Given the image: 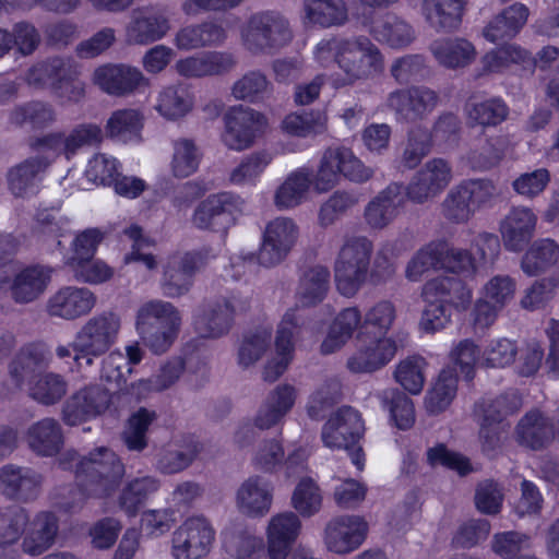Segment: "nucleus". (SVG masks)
<instances>
[{
  "instance_id": "obj_1",
  "label": "nucleus",
  "mask_w": 559,
  "mask_h": 559,
  "mask_svg": "<svg viewBox=\"0 0 559 559\" xmlns=\"http://www.w3.org/2000/svg\"><path fill=\"white\" fill-rule=\"evenodd\" d=\"M313 55L324 68L336 64L349 84L372 79L384 68L383 53L365 35L324 38L317 44Z\"/></svg>"
},
{
  "instance_id": "obj_2",
  "label": "nucleus",
  "mask_w": 559,
  "mask_h": 559,
  "mask_svg": "<svg viewBox=\"0 0 559 559\" xmlns=\"http://www.w3.org/2000/svg\"><path fill=\"white\" fill-rule=\"evenodd\" d=\"M293 38L289 20L277 10L257 11L240 27L241 46L252 56H273Z\"/></svg>"
},
{
  "instance_id": "obj_3",
  "label": "nucleus",
  "mask_w": 559,
  "mask_h": 559,
  "mask_svg": "<svg viewBox=\"0 0 559 559\" xmlns=\"http://www.w3.org/2000/svg\"><path fill=\"white\" fill-rule=\"evenodd\" d=\"M123 475L124 465L114 451L105 447L91 451L76 463L75 478L87 497L109 496Z\"/></svg>"
},
{
  "instance_id": "obj_4",
  "label": "nucleus",
  "mask_w": 559,
  "mask_h": 559,
  "mask_svg": "<svg viewBox=\"0 0 559 559\" xmlns=\"http://www.w3.org/2000/svg\"><path fill=\"white\" fill-rule=\"evenodd\" d=\"M373 242L366 236H349L338 251L334 263L337 290L353 297L365 283L370 265Z\"/></svg>"
},
{
  "instance_id": "obj_5",
  "label": "nucleus",
  "mask_w": 559,
  "mask_h": 559,
  "mask_svg": "<svg viewBox=\"0 0 559 559\" xmlns=\"http://www.w3.org/2000/svg\"><path fill=\"white\" fill-rule=\"evenodd\" d=\"M373 175V168L366 166L352 150L344 146L329 147L314 175V188L318 192H326L338 183L341 176L355 183H364Z\"/></svg>"
},
{
  "instance_id": "obj_6",
  "label": "nucleus",
  "mask_w": 559,
  "mask_h": 559,
  "mask_svg": "<svg viewBox=\"0 0 559 559\" xmlns=\"http://www.w3.org/2000/svg\"><path fill=\"white\" fill-rule=\"evenodd\" d=\"M373 175V168L366 166L352 150L344 146L329 147L314 175V188L318 192H326L338 183L341 176L355 183H364Z\"/></svg>"
},
{
  "instance_id": "obj_7",
  "label": "nucleus",
  "mask_w": 559,
  "mask_h": 559,
  "mask_svg": "<svg viewBox=\"0 0 559 559\" xmlns=\"http://www.w3.org/2000/svg\"><path fill=\"white\" fill-rule=\"evenodd\" d=\"M386 8L361 4L360 24L378 43L393 49L408 47L416 38L415 29L394 12L382 11Z\"/></svg>"
},
{
  "instance_id": "obj_8",
  "label": "nucleus",
  "mask_w": 559,
  "mask_h": 559,
  "mask_svg": "<svg viewBox=\"0 0 559 559\" xmlns=\"http://www.w3.org/2000/svg\"><path fill=\"white\" fill-rule=\"evenodd\" d=\"M222 142L233 151L242 152L252 147L267 126L266 117L250 107L234 106L223 117Z\"/></svg>"
},
{
  "instance_id": "obj_9",
  "label": "nucleus",
  "mask_w": 559,
  "mask_h": 559,
  "mask_svg": "<svg viewBox=\"0 0 559 559\" xmlns=\"http://www.w3.org/2000/svg\"><path fill=\"white\" fill-rule=\"evenodd\" d=\"M215 530L205 516L186 519L171 534L174 559H202L209 555L215 542Z\"/></svg>"
},
{
  "instance_id": "obj_10",
  "label": "nucleus",
  "mask_w": 559,
  "mask_h": 559,
  "mask_svg": "<svg viewBox=\"0 0 559 559\" xmlns=\"http://www.w3.org/2000/svg\"><path fill=\"white\" fill-rule=\"evenodd\" d=\"M216 257L217 252L213 248L204 247L169 260L164 269L162 278L164 295L169 298H178L186 295L193 285L197 272Z\"/></svg>"
},
{
  "instance_id": "obj_11",
  "label": "nucleus",
  "mask_w": 559,
  "mask_h": 559,
  "mask_svg": "<svg viewBox=\"0 0 559 559\" xmlns=\"http://www.w3.org/2000/svg\"><path fill=\"white\" fill-rule=\"evenodd\" d=\"M440 95L426 85L397 88L386 97V106L401 123H416L426 119L438 107Z\"/></svg>"
},
{
  "instance_id": "obj_12",
  "label": "nucleus",
  "mask_w": 559,
  "mask_h": 559,
  "mask_svg": "<svg viewBox=\"0 0 559 559\" xmlns=\"http://www.w3.org/2000/svg\"><path fill=\"white\" fill-rule=\"evenodd\" d=\"M452 179L453 169L450 162L435 157L413 175L404 191L411 202L424 204L438 197Z\"/></svg>"
},
{
  "instance_id": "obj_13",
  "label": "nucleus",
  "mask_w": 559,
  "mask_h": 559,
  "mask_svg": "<svg viewBox=\"0 0 559 559\" xmlns=\"http://www.w3.org/2000/svg\"><path fill=\"white\" fill-rule=\"evenodd\" d=\"M93 83L110 96L128 97L150 86V80L136 67L126 63H106L96 68Z\"/></svg>"
},
{
  "instance_id": "obj_14",
  "label": "nucleus",
  "mask_w": 559,
  "mask_h": 559,
  "mask_svg": "<svg viewBox=\"0 0 559 559\" xmlns=\"http://www.w3.org/2000/svg\"><path fill=\"white\" fill-rule=\"evenodd\" d=\"M120 329V316L104 311L87 319L76 331L72 342L90 354H106L117 343Z\"/></svg>"
},
{
  "instance_id": "obj_15",
  "label": "nucleus",
  "mask_w": 559,
  "mask_h": 559,
  "mask_svg": "<svg viewBox=\"0 0 559 559\" xmlns=\"http://www.w3.org/2000/svg\"><path fill=\"white\" fill-rule=\"evenodd\" d=\"M238 211L235 195L227 192L211 194L194 209L191 223L201 230L226 233L235 224Z\"/></svg>"
},
{
  "instance_id": "obj_16",
  "label": "nucleus",
  "mask_w": 559,
  "mask_h": 559,
  "mask_svg": "<svg viewBox=\"0 0 559 559\" xmlns=\"http://www.w3.org/2000/svg\"><path fill=\"white\" fill-rule=\"evenodd\" d=\"M299 228L289 217H276L265 226L258 261L265 267L281 263L295 246Z\"/></svg>"
},
{
  "instance_id": "obj_17",
  "label": "nucleus",
  "mask_w": 559,
  "mask_h": 559,
  "mask_svg": "<svg viewBox=\"0 0 559 559\" xmlns=\"http://www.w3.org/2000/svg\"><path fill=\"white\" fill-rule=\"evenodd\" d=\"M248 308V299L239 293L231 292L219 296L209 304L206 311L198 322V329L204 337H221L230 330L234 317L245 312Z\"/></svg>"
},
{
  "instance_id": "obj_18",
  "label": "nucleus",
  "mask_w": 559,
  "mask_h": 559,
  "mask_svg": "<svg viewBox=\"0 0 559 559\" xmlns=\"http://www.w3.org/2000/svg\"><path fill=\"white\" fill-rule=\"evenodd\" d=\"M111 403V395L99 384H88L68 397L62 407L67 425L76 426L103 414Z\"/></svg>"
},
{
  "instance_id": "obj_19",
  "label": "nucleus",
  "mask_w": 559,
  "mask_h": 559,
  "mask_svg": "<svg viewBox=\"0 0 559 559\" xmlns=\"http://www.w3.org/2000/svg\"><path fill=\"white\" fill-rule=\"evenodd\" d=\"M171 28L170 19L164 9H135L124 27L129 45H150L163 39Z\"/></svg>"
},
{
  "instance_id": "obj_20",
  "label": "nucleus",
  "mask_w": 559,
  "mask_h": 559,
  "mask_svg": "<svg viewBox=\"0 0 559 559\" xmlns=\"http://www.w3.org/2000/svg\"><path fill=\"white\" fill-rule=\"evenodd\" d=\"M44 477L37 471L15 464L0 467V495L22 503L35 501L40 492Z\"/></svg>"
},
{
  "instance_id": "obj_21",
  "label": "nucleus",
  "mask_w": 559,
  "mask_h": 559,
  "mask_svg": "<svg viewBox=\"0 0 559 559\" xmlns=\"http://www.w3.org/2000/svg\"><path fill=\"white\" fill-rule=\"evenodd\" d=\"M403 183L391 182L379 191L365 206L366 224L376 230L390 226L401 214L406 203Z\"/></svg>"
},
{
  "instance_id": "obj_22",
  "label": "nucleus",
  "mask_w": 559,
  "mask_h": 559,
  "mask_svg": "<svg viewBox=\"0 0 559 559\" xmlns=\"http://www.w3.org/2000/svg\"><path fill=\"white\" fill-rule=\"evenodd\" d=\"M238 64L236 55L227 50H210L178 60L176 72L187 79L223 76L233 72Z\"/></svg>"
},
{
  "instance_id": "obj_23",
  "label": "nucleus",
  "mask_w": 559,
  "mask_h": 559,
  "mask_svg": "<svg viewBox=\"0 0 559 559\" xmlns=\"http://www.w3.org/2000/svg\"><path fill=\"white\" fill-rule=\"evenodd\" d=\"M365 431L360 414L349 406L340 408L322 428V441L331 449L349 450Z\"/></svg>"
},
{
  "instance_id": "obj_24",
  "label": "nucleus",
  "mask_w": 559,
  "mask_h": 559,
  "mask_svg": "<svg viewBox=\"0 0 559 559\" xmlns=\"http://www.w3.org/2000/svg\"><path fill=\"white\" fill-rule=\"evenodd\" d=\"M368 532L367 522L359 515H340L325 527V544L335 554H348L357 549Z\"/></svg>"
},
{
  "instance_id": "obj_25",
  "label": "nucleus",
  "mask_w": 559,
  "mask_h": 559,
  "mask_svg": "<svg viewBox=\"0 0 559 559\" xmlns=\"http://www.w3.org/2000/svg\"><path fill=\"white\" fill-rule=\"evenodd\" d=\"M538 217L524 205L512 206L500 222V234L508 251L520 252L535 235Z\"/></svg>"
},
{
  "instance_id": "obj_26",
  "label": "nucleus",
  "mask_w": 559,
  "mask_h": 559,
  "mask_svg": "<svg viewBox=\"0 0 559 559\" xmlns=\"http://www.w3.org/2000/svg\"><path fill=\"white\" fill-rule=\"evenodd\" d=\"M202 451V444L191 436L175 439L159 448L154 467L163 475L179 474L189 468Z\"/></svg>"
},
{
  "instance_id": "obj_27",
  "label": "nucleus",
  "mask_w": 559,
  "mask_h": 559,
  "mask_svg": "<svg viewBox=\"0 0 559 559\" xmlns=\"http://www.w3.org/2000/svg\"><path fill=\"white\" fill-rule=\"evenodd\" d=\"M76 75V68L71 58L51 57L35 63L25 75L26 83L36 88H50L58 93Z\"/></svg>"
},
{
  "instance_id": "obj_28",
  "label": "nucleus",
  "mask_w": 559,
  "mask_h": 559,
  "mask_svg": "<svg viewBox=\"0 0 559 559\" xmlns=\"http://www.w3.org/2000/svg\"><path fill=\"white\" fill-rule=\"evenodd\" d=\"M95 304L96 297L88 288L66 286L49 297L46 311L50 317L72 321L90 313Z\"/></svg>"
},
{
  "instance_id": "obj_29",
  "label": "nucleus",
  "mask_w": 559,
  "mask_h": 559,
  "mask_svg": "<svg viewBox=\"0 0 559 559\" xmlns=\"http://www.w3.org/2000/svg\"><path fill=\"white\" fill-rule=\"evenodd\" d=\"M51 162L52 158L48 155L39 154L10 167L5 176L10 192L16 198H26L36 193Z\"/></svg>"
},
{
  "instance_id": "obj_30",
  "label": "nucleus",
  "mask_w": 559,
  "mask_h": 559,
  "mask_svg": "<svg viewBox=\"0 0 559 559\" xmlns=\"http://www.w3.org/2000/svg\"><path fill=\"white\" fill-rule=\"evenodd\" d=\"M301 530L298 514L286 511L273 515L266 527L270 559H286Z\"/></svg>"
},
{
  "instance_id": "obj_31",
  "label": "nucleus",
  "mask_w": 559,
  "mask_h": 559,
  "mask_svg": "<svg viewBox=\"0 0 559 559\" xmlns=\"http://www.w3.org/2000/svg\"><path fill=\"white\" fill-rule=\"evenodd\" d=\"M273 486L265 477L253 475L238 488L236 504L238 510L250 518L266 515L273 502Z\"/></svg>"
},
{
  "instance_id": "obj_32",
  "label": "nucleus",
  "mask_w": 559,
  "mask_h": 559,
  "mask_svg": "<svg viewBox=\"0 0 559 559\" xmlns=\"http://www.w3.org/2000/svg\"><path fill=\"white\" fill-rule=\"evenodd\" d=\"M298 330L295 310H288L277 329L275 348L277 358L269 360L263 369V379L267 382L276 381L287 369L293 358L294 337Z\"/></svg>"
},
{
  "instance_id": "obj_33",
  "label": "nucleus",
  "mask_w": 559,
  "mask_h": 559,
  "mask_svg": "<svg viewBox=\"0 0 559 559\" xmlns=\"http://www.w3.org/2000/svg\"><path fill=\"white\" fill-rule=\"evenodd\" d=\"M50 359L44 348L29 344L20 349L9 365L10 380L16 389L32 382L49 367Z\"/></svg>"
},
{
  "instance_id": "obj_34",
  "label": "nucleus",
  "mask_w": 559,
  "mask_h": 559,
  "mask_svg": "<svg viewBox=\"0 0 559 559\" xmlns=\"http://www.w3.org/2000/svg\"><path fill=\"white\" fill-rule=\"evenodd\" d=\"M59 525L57 516L49 511L38 512L22 535L21 550L36 557L47 551L56 542Z\"/></svg>"
},
{
  "instance_id": "obj_35",
  "label": "nucleus",
  "mask_w": 559,
  "mask_h": 559,
  "mask_svg": "<svg viewBox=\"0 0 559 559\" xmlns=\"http://www.w3.org/2000/svg\"><path fill=\"white\" fill-rule=\"evenodd\" d=\"M530 11L523 3H513L492 16L483 28L486 40L498 44L514 38L527 22Z\"/></svg>"
},
{
  "instance_id": "obj_36",
  "label": "nucleus",
  "mask_w": 559,
  "mask_h": 559,
  "mask_svg": "<svg viewBox=\"0 0 559 559\" xmlns=\"http://www.w3.org/2000/svg\"><path fill=\"white\" fill-rule=\"evenodd\" d=\"M347 360V368L355 373L373 372L389 364L395 356L397 346L392 338L373 337Z\"/></svg>"
},
{
  "instance_id": "obj_37",
  "label": "nucleus",
  "mask_w": 559,
  "mask_h": 559,
  "mask_svg": "<svg viewBox=\"0 0 559 559\" xmlns=\"http://www.w3.org/2000/svg\"><path fill=\"white\" fill-rule=\"evenodd\" d=\"M421 297L425 302L465 308L472 299V293L459 277L439 276L425 283Z\"/></svg>"
},
{
  "instance_id": "obj_38",
  "label": "nucleus",
  "mask_w": 559,
  "mask_h": 559,
  "mask_svg": "<svg viewBox=\"0 0 559 559\" xmlns=\"http://www.w3.org/2000/svg\"><path fill=\"white\" fill-rule=\"evenodd\" d=\"M226 38L227 32L222 24L214 21H206L179 28L175 35L174 44L179 50L190 51L205 47L221 46Z\"/></svg>"
},
{
  "instance_id": "obj_39",
  "label": "nucleus",
  "mask_w": 559,
  "mask_h": 559,
  "mask_svg": "<svg viewBox=\"0 0 559 559\" xmlns=\"http://www.w3.org/2000/svg\"><path fill=\"white\" fill-rule=\"evenodd\" d=\"M466 0H423L421 14L437 33H451L459 28Z\"/></svg>"
},
{
  "instance_id": "obj_40",
  "label": "nucleus",
  "mask_w": 559,
  "mask_h": 559,
  "mask_svg": "<svg viewBox=\"0 0 559 559\" xmlns=\"http://www.w3.org/2000/svg\"><path fill=\"white\" fill-rule=\"evenodd\" d=\"M52 270L43 265H32L20 271L10 286L11 297L17 304L36 300L47 289Z\"/></svg>"
},
{
  "instance_id": "obj_41",
  "label": "nucleus",
  "mask_w": 559,
  "mask_h": 559,
  "mask_svg": "<svg viewBox=\"0 0 559 559\" xmlns=\"http://www.w3.org/2000/svg\"><path fill=\"white\" fill-rule=\"evenodd\" d=\"M58 118L55 106L48 102L31 100L14 106L8 115L11 126L43 130L51 127Z\"/></svg>"
},
{
  "instance_id": "obj_42",
  "label": "nucleus",
  "mask_w": 559,
  "mask_h": 559,
  "mask_svg": "<svg viewBox=\"0 0 559 559\" xmlns=\"http://www.w3.org/2000/svg\"><path fill=\"white\" fill-rule=\"evenodd\" d=\"M429 50L437 62L448 69L464 68L476 57L474 45L461 37L438 38L430 44Z\"/></svg>"
},
{
  "instance_id": "obj_43",
  "label": "nucleus",
  "mask_w": 559,
  "mask_h": 559,
  "mask_svg": "<svg viewBox=\"0 0 559 559\" xmlns=\"http://www.w3.org/2000/svg\"><path fill=\"white\" fill-rule=\"evenodd\" d=\"M516 432L522 444L538 450L552 441L555 426L542 412L534 409L521 418Z\"/></svg>"
},
{
  "instance_id": "obj_44",
  "label": "nucleus",
  "mask_w": 559,
  "mask_h": 559,
  "mask_svg": "<svg viewBox=\"0 0 559 559\" xmlns=\"http://www.w3.org/2000/svg\"><path fill=\"white\" fill-rule=\"evenodd\" d=\"M330 271L326 266L307 269L299 278L296 298L302 307H313L326 297L330 288Z\"/></svg>"
},
{
  "instance_id": "obj_45",
  "label": "nucleus",
  "mask_w": 559,
  "mask_h": 559,
  "mask_svg": "<svg viewBox=\"0 0 559 559\" xmlns=\"http://www.w3.org/2000/svg\"><path fill=\"white\" fill-rule=\"evenodd\" d=\"M31 449L41 456L57 454L63 444L60 424L53 418H44L33 424L27 432Z\"/></svg>"
},
{
  "instance_id": "obj_46",
  "label": "nucleus",
  "mask_w": 559,
  "mask_h": 559,
  "mask_svg": "<svg viewBox=\"0 0 559 559\" xmlns=\"http://www.w3.org/2000/svg\"><path fill=\"white\" fill-rule=\"evenodd\" d=\"M559 260V245L550 238L535 240L521 259V270L527 276H537L551 269Z\"/></svg>"
},
{
  "instance_id": "obj_47",
  "label": "nucleus",
  "mask_w": 559,
  "mask_h": 559,
  "mask_svg": "<svg viewBox=\"0 0 559 559\" xmlns=\"http://www.w3.org/2000/svg\"><path fill=\"white\" fill-rule=\"evenodd\" d=\"M181 321L180 311L171 302L154 299L139 308L135 325H154L162 330L180 331Z\"/></svg>"
},
{
  "instance_id": "obj_48",
  "label": "nucleus",
  "mask_w": 559,
  "mask_h": 559,
  "mask_svg": "<svg viewBox=\"0 0 559 559\" xmlns=\"http://www.w3.org/2000/svg\"><path fill=\"white\" fill-rule=\"evenodd\" d=\"M360 311L355 308L342 310L330 326L326 337L321 344V353L329 355L340 349L362 323Z\"/></svg>"
},
{
  "instance_id": "obj_49",
  "label": "nucleus",
  "mask_w": 559,
  "mask_h": 559,
  "mask_svg": "<svg viewBox=\"0 0 559 559\" xmlns=\"http://www.w3.org/2000/svg\"><path fill=\"white\" fill-rule=\"evenodd\" d=\"M143 116L136 109L124 108L114 111L107 120L105 130L108 138L122 142H140Z\"/></svg>"
},
{
  "instance_id": "obj_50",
  "label": "nucleus",
  "mask_w": 559,
  "mask_h": 559,
  "mask_svg": "<svg viewBox=\"0 0 559 559\" xmlns=\"http://www.w3.org/2000/svg\"><path fill=\"white\" fill-rule=\"evenodd\" d=\"M312 182L314 183V177L312 178V173L307 168L290 173L275 192V205L281 210L299 205L306 199Z\"/></svg>"
},
{
  "instance_id": "obj_51",
  "label": "nucleus",
  "mask_w": 559,
  "mask_h": 559,
  "mask_svg": "<svg viewBox=\"0 0 559 559\" xmlns=\"http://www.w3.org/2000/svg\"><path fill=\"white\" fill-rule=\"evenodd\" d=\"M457 382L455 368L448 367L441 370L425 397V407L430 415H439L451 405L457 392Z\"/></svg>"
},
{
  "instance_id": "obj_52",
  "label": "nucleus",
  "mask_w": 559,
  "mask_h": 559,
  "mask_svg": "<svg viewBox=\"0 0 559 559\" xmlns=\"http://www.w3.org/2000/svg\"><path fill=\"white\" fill-rule=\"evenodd\" d=\"M396 319V308L389 300H381L373 305L364 316L358 340L366 342L369 336L386 338L385 335Z\"/></svg>"
},
{
  "instance_id": "obj_53",
  "label": "nucleus",
  "mask_w": 559,
  "mask_h": 559,
  "mask_svg": "<svg viewBox=\"0 0 559 559\" xmlns=\"http://www.w3.org/2000/svg\"><path fill=\"white\" fill-rule=\"evenodd\" d=\"M273 84L261 70H249L237 79L230 88L231 96L237 100L255 104L270 96Z\"/></svg>"
},
{
  "instance_id": "obj_54",
  "label": "nucleus",
  "mask_w": 559,
  "mask_h": 559,
  "mask_svg": "<svg viewBox=\"0 0 559 559\" xmlns=\"http://www.w3.org/2000/svg\"><path fill=\"white\" fill-rule=\"evenodd\" d=\"M377 396L382 408L389 412L391 420L399 429L406 430L414 425V404L404 392L390 388L379 392Z\"/></svg>"
},
{
  "instance_id": "obj_55",
  "label": "nucleus",
  "mask_w": 559,
  "mask_h": 559,
  "mask_svg": "<svg viewBox=\"0 0 559 559\" xmlns=\"http://www.w3.org/2000/svg\"><path fill=\"white\" fill-rule=\"evenodd\" d=\"M306 17L322 27L340 26L348 19L345 0H305Z\"/></svg>"
},
{
  "instance_id": "obj_56",
  "label": "nucleus",
  "mask_w": 559,
  "mask_h": 559,
  "mask_svg": "<svg viewBox=\"0 0 559 559\" xmlns=\"http://www.w3.org/2000/svg\"><path fill=\"white\" fill-rule=\"evenodd\" d=\"M160 488V480L152 475L133 478L122 489L120 507L130 516L136 514L140 506Z\"/></svg>"
},
{
  "instance_id": "obj_57",
  "label": "nucleus",
  "mask_w": 559,
  "mask_h": 559,
  "mask_svg": "<svg viewBox=\"0 0 559 559\" xmlns=\"http://www.w3.org/2000/svg\"><path fill=\"white\" fill-rule=\"evenodd\" d=\"M193 106V97L181 84L163 88L157 97L155 109L166 119L175 120L187 115Z\"/></svg>"
},
{
  "instance_id": "obj_58",
  "label": "nucleus",
  "mask_w": 559,
  "mask_h": 559,
  "mask_svg": "<svg viewBox=\"0 0 559 559\" xmlns=\"http://www.w3.org/2000/svg\"><path fill=\"white\" fill-rule=\"evenodd\" d=\"M28 395L37 403L46 406L59 403L68 392V381L52 371L43 373L27 388Z\"/></svg>"
},
{
  "instance_id": "obj_59",
  "label": "nucleus",
  "mask_w": 559,
  "mask_h": 559,
  "mask_svg": "<svg viewBox=\"0 0 559 559\" xmlns=\"http://www.w3.org/2000/svg\"><path fill=\"white\" fill-rule=\"evenodd\" d=\"M342 399L341 381L333 377L325 379L309 395L307 402V414L310 418L323 419L325 414Z\"/></svg>"
},
{
  "instance_id": "obj_60",
  "label": "nucleus",
  "mask_w": 559,
  "mask_h": 559,
  "mask_svg": "<svg viewBox=\"0 0 559 559\" xmlns=\"http://www.w3.org/2000/svg\"><path fill=\"white\" fill-rule=\"evenodd\" d=\"M323 495L317 481L311 477H302L296 485L290 504L298 516L311 518L322 508Z\"/></svg>"
},
{
  "instance_id": "obj_61",
  "label": "nucleus",
  "mask_w": 559,
  "mask_h": 559,
  "mask_svg": "<svg viewBox=\"0 0 559 559\" xmlns=\"http://www.w3.org/2000/svg\"><path fill=\"white\" fill-rule=\"evenodd\" d=\"M444 252V245L438 240L425 245L408 261L405 277L411 282H418L427 271L441 270L440 259Z\"/></svg>"
},
{
  "instance_id": "obj_62",
  "label": "nucleus",
  "mask_w": 559,
  "mask_h": 559,
  "mask_svg": "<svg viewBox=\"0 0 559 559\" xmlns=\"http://www.w3.org/2000/svg\"><path fill=\"white\" fill-rule=\"evenodd\" d=\"M274 152L269 148L257 150L246 155L233 169L230 181L236 185L254 182L274 159Z\"/></svg>"
},
{
  "instance_id": "obj_63",
  "label": "nucleus",
  "mask_w": 559,
  "mask_h": 559,
  "mask_svg": "<svg viewBox=\"0 0 559 559\" xmlns=\"http://www.w3.org/2000/svg\"><path fill=\"white\" fill-rule=\"evenodd\" d=\"M465 111L471 122L483 127H496L509 116L508 105L499 97L467 104Z\"/></svg>"
},
{
  "instance_id": "obj_64",
  "label": "nucleus",
  "mask_w": 559,
  "mask_h": 559,
  "mask_svg": "<svg viewBox=\"0 0 559 559\" xmlns=\"http://www.w3.org/2000/svg\"><path fill=\"white\" fill-rule=\"evenodd\" d=\"M326 116L321 111L292 112L282 121V129L287 134L306 138L323 133L326 130Z\"/></svg>"
}]
</instances>
